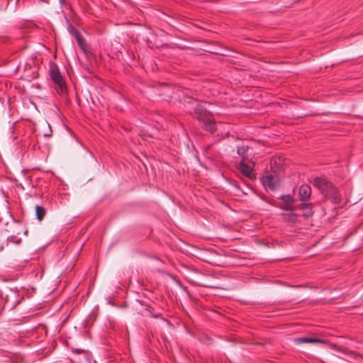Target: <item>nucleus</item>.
<instances>
[{"mask_svg":"<svg viewBox=\"0 0 363 363\" xmlns=\"http://www.w3.org/2000/svg\"><path fill=\"white\" fill-rule=\"evenodd\" d=\"M314 185L320 191L321 194L331 202L338 204L341 202V196L334 184L323 177H316Z\"/></svg>","mask_w":363,"mask_h":363,"instance_id":"1","label":"nucleus"},{"mask_svg":"<svg viewBox=\"0 0 363 363\" xmlns=\"http://www.w3.org/2000/svg\"><path fill=\"white\" fill-rule=\"evenodd\" d=\"M194 117L202 123V128L211 133L217 130L216 122L211 113L204 109L201 105H197L194 109Z\"/></svg>","mask_w":363,"mask_h":363,"instance_id":"2","label":"nucleus"},{"mask_svg":"<svg viewBox=\"0 0 363 363\" xmlns=\"http://www.w3.org/2000/svg\"><path fill=\"white\" fill-rule=\"evenodd\" d=\"M49 75L52 81L57 86L58 94H64L67 91V86L58 67L55 64L50 66Z\"/></svg>","mask_w":363,"mask_h":363,"instance_id":"3","label":"nucleus"},{"mask_svg":"<svg viewBox=\"0 0 363 363\" xmlns=\"http://www.w3.org/2000/svg\"><path fill=\"white\" fill-rule=\"evenodd\" d=\"M262 182L265 189L274 191L279 186L280 178L275 173L266 172L262 178Z\"/></svg>","mask_w":363,"mask_h":363,"instance_id":"4","label":"nucleus"},{"mask_svg":"<svg viewBox=\"0 0 363 363\" xmlns=\"http://www.w3.org/2000/svg\"><path fill=\"white\" fill-rule=\"evenodd\" d=\"M239 172L249 179L255 178L253 168L246 163V161H240L238 164Z\"/></svg>","mask_w":363,"mask_h":363,"instance_id":"5","label":"nucleus"},{"mask_svg":"<svg viewBox=\"0 0 363 363\" xmlns=\"http://www.w3.org/2000/svg\"><path fill=\"white\" fill-rule=\"evenodd\" d=\"M278 199H281L284 203L281 204L279 208L286 211H294L293 203L295 201L294 198L291 194L281 195Z\"/></svg>","mask_w":363,"mask_h":363,"instance_id":"6","label":"nucleus"},{"mask_svg":"<svg viewBox=\"0 0 363 363\" xmlns=\"http://www.w3.org/2000/svg\"><path fill=\"white\" fill-rule=\"evenodd\" d=\"M311 194V188L308 184H302L299 187L298 196L299 199L302 201H308Z\"/></svg>","mask_w":363,"mask_h":363,"instance_id":"7","label":"nucleus"},{"mask_svg":"<svg viewBox=\"0 0 363 363\" xmlns=\"http://www.w3.org/2000/svg\"><path fill=\"white\" fill-rule=\"evenodd\" d=\"M294 342L296 344H301V343H323L324 340L316 338V337H298L294 340Z\"/></svg>","mask_w":363,"mask_h":363,"instance_id":"8","label":"nucleus"},{"mask_svg":"<svg viewBox=\"0 0 363 363\" xmlns=\"http://www.w3.org/2000/svg\"><path fill=\"white\" fill-rule=\"evenodd\" d=\"M75 39L78 46L82 50V52L84 54L88 55L90 52L89 48L86 44L85 39L82 35V34L80 35L77 36Z\"/></svg>","mask_w":363,"mask_h":363,"instance_id":"9","label":"nucleus"},{"mask_svg":"<svg viewBox=\"0 0 363 363\" xmlns=\"http://www.w3.org/2000/svg\"><path fill=\"white\" fill-rule=\"evenodd\" d=\"M300 208L303 211V216L309 218L313 216V204L311 203H303L300 205Z\"/></svg>","mask_w":363,"mask_h":363,"instance_id":"10","label":"nucleus"},{"mask_svg":"<svg viewBox=\"0 0 363 363\" xmlns=\"http://www.w3.org/2000/svg\"><path fill=\"white\" fill-rule=\"evenodd\" d=\"M249 150V146L243 145V146H238L237 147V153L240 157H242L241 161H247V152Z\"/></svg>","mask_w":363,"mask_h":363,"instance_id":"11","label":"nucleus"},{"mask_svg":"<svg viewBox=\"0 0 363 363\" xmlns=\"http://www.w3.org/2000/svg\"><path fill=\"white\" fill-rule=\"evenodd\" d=\"M45 214H46V209L43 206H40V205H37L35 206L36 218L39 221H41L44 219Z\"/></svg>","mask_w":363,"mask_h":363,"instance_id":"12","label":"nucleus"},{"mask_svg":"<svg viewBox=\"0 0 363 363\" xmlns=\"http://www.w3.org/2000/svg\"><path fill=\"white\" fill-rule=\"evenodd\" d=\"M68 30L72 35L74 36L75 38L77 36L81 35V33L75 28V27L72 25H69Z\"/></svg>","mask_w":363,"mask_h":363,"instance_id":"13","label":"nucleus"},{"mask_svg":"<svg viewBox=\"0 0 363 363\" xmlns=\"http://www.w3.org/2000/svg\"><path fill=\"white\" fill-rule=\"evenodd\" d=\"M8 241L18 245L21 242V239L17 235H11L8 238Z\"/></svg>","mask_w":363,"mask_h":363,"instance_id":"14","label":"nucleus"},{"mask_svg":"<svg viewBox=\"0 0 363 363\" xmlns=\"http://www.w3.org/2000/svg\"><path fill=\"white\" fill-rule=\"evenodd\" d=\"M283 216H284L285 219H286V217L287 216L288 219L290 220H292V221H295V220L296 218V216L294 213H290V214H284Z\"/></svg>","mask_w":363,"mask_h":363,"instance_id":"15","label":"nucleus"},{"mask_svg":"<svg viewBox=\"0 0 363 363\" xmlns=\"http://www.w3.org/2000/svg\"><path fill=\"white\" fill-rule=\"evenodd\" d=\"M342 352L345 353V354H348V355L354 357L359 356V354H356L354 352L350 351V350H342Z\"/></svg>","mask_w":363,"mask_h":363,"instance_id":"16","label":"nucleus"},{"mask_svg":"<svg viewBox=\"0 0 363 363\" xmlns=\"http://www.w3.org/2000/svg\"><path fill=\"white\" fill-rule=\"evenodd\" d=\"M72 352L77 354H82L85 352V351L82 349H74Z\"/></svg>","mask_w":363,"mask_h":363,"instance_id":"17","label":"nucleus"},{"mask_svg":"<svg viewBox=\"0 0 363 363\" xmlns=\"http://www.w3.org/2000/svg\"><path fill=\"white\" fill-rule=\"evenodd\" d=\"M45 137H50L51 135V133H47V134L44 135Z\"/></svg>","mask_w":363,"mask_h":363,"instance_id":"18","label":"nucleus"},{"mask_svg":"<svg viewBox=\"0 0 363 363\" xmlns=\"http://www.w3.org/2000/svg\"><path fill=\"white\" fill-rule=\"evenodd\" d=\"M45 137H50L51 135V133H47V134L44 135Z\"/></svg>","mask_w":363,"mask_h":363,"instance_id":"19","label":"nucleus"},{"mask_svg":"<svg viewBox=\"0 0 363 363\" xmlns=\"http://www.w3.org/2000/svg\"><path fill=\"white\" fill-rule=\"evenodd\" d=\"M59 1L61 4H63L65 3V0H59Z\"/></svg>","mask_w":363,"mask_h":363,"instance_id":"20","label":"nucleus"},{"mask_svg":"<svg viewBox=\"0 0 363 363\" xmlns=\"http://www.w3.org/2000/svg\"><path fill=\"white\" fill-rule=\"evenodd\" d=\"M2 248H3V247L1 246V247H0V250H1Z\"/></svg>","mask_w":363,"mask_h":363,"instance_id":"21","label":"nucleus"}]
</instances>
